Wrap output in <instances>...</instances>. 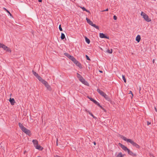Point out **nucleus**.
<instances>
[{"instance_id":"obj_1","label":"nucleus","mask_w":157,"mask_h":157,"mask_svg":"<svg viewBox=\"0 0 157 157\" xmlns=\"http://www.w3.org/2000/svg\"><path fill=\"white\" fill-rule=\"evenodd\" d=\"M141 15L143 17L144 19L147 21L148 22L151 21V19L149 18L148 16L144 13L142 12L141 13Z\"/></svg>"},{"instance_id":"obj_2","label":"nucleus","mask_w":157,"mask_h":157,"mask_svg":"<svg viewBox=\"0 0 157 157\" xmlns=\"http://www.w3.org/2000/svg\"><path fill=\"white\" fill-rule=\"evenodd\" d=\"M77 77L79 79V80L82 83L84 84H86V83H87V82L78 73H77Z\"/></svg>"},{"instance_id":"obj_3","label":"nucleus","mask_w":157,"mask_h":157,"mask_svg":"<svg viewBox=\"0 0 157 157\" xmlns=\"http://www.w3.org/2000/svg\"><path fill=\"white\" fill-rule=\"evenodd\" d=\"M121 137L123 140L126 141L127 142L130 143L132 145L134 143V142L131 139H127L126 137H125L124 136H121Z\"/></svg>"},{"instance_id":"obj_4","label":"nucleus","mask_w":157,"mask_h":157,"mask_svg":"<svg viewBox=\"0 0 157 157\" xmlns=\"http://www.w3.org/2000/svg\"><path fill=\"white\" fill-rule=\"evenodd\" d=\"M23 132H24L26 134L28 135L29 136H30L31 135L30 131L24 127L23 129L21 130Z\"/></svg>"},{"instance_id":"obj_5","label":"nucleus","mask_w":157,"mask_h":157,"mask_svg":"<svg viewBox=\"0 0 157 157\" xmlns=\"http://www.w3.org/2000/svg\"><path fill=\"white\" fill-rule=\"evenodd\" d=\"M42 83L44 84L47 89L50 90H51V87L50 85L48 84V83L45 80H44L42 82Z\"/></svg>"},{"instance_id":"obj_6","label":"nucleus","mask_w":157,"mask_h":157,"mask_svg":"<svg viewBox=\"0 0 157 157\" xmlns=\"http://www.w3.org/2000/svg\"><path fill=\"white\" fill-rule=\"evenodd\" d=\"M118 145L121 147L122 149L123 150L125 151H127L129 149H128L126 146L122 144L121 143H119L118 144Z\"/></svg>"},{"instance_id":"obj_7","label":"nucleus","mask_w":157,"mask_h":157,"mask_svg":"<svg viewBox=\"0 0 157 157\" xmlns=\"http://www.w3.org/2000/svg\"><path fill=\"white\" fill-rule=\"evenodd\" d=\"M97 91L99 94L101 95L103 97V96L105 94V93H104L103 91L99 89H97Z\"/></svg>"},{"instance_id":"obj_8","label":"nucleus","mask_w":157,"mask_h":157,"mask_svg":"<svg viewBox=\"0 0 157 157\" xmlns=\"http://www.w3.org/2000/svg\"><path fill=\"white\" fill-rule=\"evenodd\" d=\"M128 153L130 155L133 156H136L137 155L136 153H134L133 152L130 150L129 149L127 151Z\"/></svg>"},{"instance_id":"obj_9","label":"nucleus","mask_w":157,"mask_h":157,"mask_svg":"<svg viewBox=\"0 0 157 157\" xmlns=\"http://www.w3.org/2000/svg\"><path fill=\"white\" fill-rule=\"evenodd\" d=\"M99 36H100V37L101 38H106V39H109V37H107V36H105L103 33H100Z\"/></svg>"},{"instance_id":"obj_10","label":"nucleus","mask_w":157,"mask_h":157,"mask_svg":"<svg viewBox=\"0 0 157 157\" xmlns=\"http://www.w3.org/2000/svg\"><path fill=\"white\" fill-rule=\"evenodd\" d=\"M9 101L12 105H14L15 103V101L13 98H10L9 99Z\"/></svg>"},{"instance_id":"obj_11","label":"nucleus","mask_w":157,"mask_h":157,"mask_svg":"<svg viewBox=\"0 0 157 157\" xmlns=\"http://www.w3.org/2000/svg\"><path fill=\"white\" fill-rule=\"evenodd\" d=\"M103 97L105 98V99L106 100H107L109 101H111L110 98L109 96H108L106 94L103 96Z\"/></svg>"},{"instance_id":"obj_12","label":"nucleus","mask_w":157,"mask_h":157,"mask_svg":"<svg viewBox=\"0 0 157 157\" xmlns=\"http://www.w3.org/2000/svg\"><path fill=\"white\" fill-rule=\"evenodd\" d=\"M35 147L36 149L41 151L43 149V148L40 145H38V144L36 145H35Z\"/></svg>"},{"instance_id":"obj_13","label":"nucleus","mask_w":157,"mask_h":157,"mask_svg":"<svg viewBox=\"0 0 157 157\" xmlns=\"http://www.w3.org/2000/svg\"><path fill=\"white\" fill-rule=\"evenodd\" d=\"M0 48H2L4 50H5L6 48H7V47L3 44H0Z\"/></svg>"},{"instance_id":"obj_14","label":"nucleus","mask_w":157,"mask_h":157,"mask_svg":"<svg viewBox=\"0 0 157 157\" xmlns=\"http://www.w3.org/2000/svg\"><path fill=\"white\" fill-rule=\"evenodd\" d=\"M75 64L80 68L81 69L82 68V67L81 65V64L78 61H77V62H76V63Z\"/></svg>"},{"instance_id":"obj_15","label":"nucleus","mask_w":157,"mask_h":157,"mask_svg":"<svg viewBox=\"0 0 157 157\" xmlns=\"http://www.w3.org/2000/svg\"><path fill=\"white\" fill-rule=\"evenodd\" d=\"M140 35H138L136 37V40L138 43L140 41Z\"/></svg>"},{"instance_id":"obj_16","label":"nucleus","mask_w":157,"mask_h":157,"mask_svg":"<svg viewBox=\"0 0 157 157\" xmlns=\"http://www.w3.org/2000/svg\"><path fill=\"white\" fill-rule=\"evenodd\" d=\"M86 20L87 21V22L90 25H91L93 23V22L90 20L87 17L86 18Z\"/></svg>"},{"instance_id":"obj_17","label":"nucleus","mask_w":157,"mask_h":157,"mask_svg":"<svg viewBox=\"0 0 157 157\" xmlns=\"http://www.w3.org/2000/svg\"><path fill=\"white\" fill-rule=\"evenodd\" d=\"M32 141L34 147H35V145H36L38 144V141L36 140H33Z\"/></svg>"},{"instance_id":"obj_18","label":"nucleus","mask_w":157,"mask_h":157,"mask_svg":"<svg viewBox=\"0 0 157 157\" xmlns=\"http://www.w3.org/2000/svg\"><path fill=\"white\" fill-rule=\"evenodd\" d=\"M40 81L42 83L44 80L39 75L36 78Z\"/></svg>"},{"instance_id":"obj_19","label":"nucleus","mask_w":157,"mask_h":157,"mask_svg":"<svg viewBox=\"0 0 157 157\" xmlns=\"http://www.w3.org/2000/svg\"><path fill=\"white\" fill-rule=\"evenodd\" d=\"M85 41L88 44H89L90 43V39L86 37H85Z\"/></svg>"},{"instance_id":"obj_20","label":"nucleus","mask_w":157,"mask_h":157,"mask_svg":"<svg viewBox=\"0 0 157 157\" xmlns=\"http://www.w3.org/2000/svg\"><path fill=\"white\" fill-rule=\"evenodd\" d=\"M19 126L21 129V130H22L23 128L25 127L22 125V124L20 123H19L18 124Z\"/></svg>"},{"instance_id":"obj_21","label":"nucleus","mask_w":157,"mask_h":157,"mask_svg":"<svg viewBox=\"0 0 157 157\" xmlns=\"http://www.w3.org/2000/svg\"><path fill=\"white\" fill-rule=\"evenodd\" d=\"M133 146H135V147H136L137 148H140V146L138 145L136 143L134 142L133 144Z\"/></svg>"},{"instance_id":"obj_22","label":"nucleus","mask_w":157,"mask_h":157,"mask_svg":"<svg viewBox=\"0 0 157 157\" xmlns=\"http://www.w3.org/2000/svg\"><path fill=\"white\" fill-rule=\"evenodd\" d=\"M92 26L94 27L96 29H99V28L98 26H97L95 25V24H93V23L91 25Z\"/></svg>"},{"instance_id":"obj_23","label":"nucleus","mask_w":157,"mask_h":157,"mask_svg":"<svg viewBox=\"0 0 157 157\" xmlns=\"http://www.w3.org/2000/svg\"><path fill=\"white\" fill-rule=\"evenodd\" d=\"M3 9L5 11H6L7 12L10 16H12L11 14L10 13L8 10H7L4 7L3 8Z\"/></svg>"},{"instance_id":"obj_24","label":"nucleus","mask_w":157,"mask_h":157,"mask_svg":"<svg viewBox=\"0 0 157 157\" xmlns=\"http://www.w3.org/2000/svg\"><path fill=\"white\" fill-rule=\"evenodd\" d=\"M33 74L35 76V77L37 78V77L39 75L38 74L35 72L34 71H32Z\"/></svg>"},{"instance_id":"obj_25","label":"nucleus","mask_w":157,"mask_h":157,"mask_svg":"<svg viewBox=\"0 0 157 157\" xmlns=\"http://www.w3.org/2000/svg\"><path fill=\"white\" fill-rule=\"evenodd\" d=\"M61 38L62 40H63L65 38V36L64 33H61Z\"/></svg>"},{"instance_id":"obj_26","label":"nucleus","mask_w":157,"mask_h":157,"mask_svg":"<svg viewBox=\"0 0 157 157\" xmlns=\"http://www.w3.org/2000/svg\"><path fill=\"white\" fill-rule=\"evenodd\" d=\"M88 98L90 99V100L93 101L94 103L95 104V103H96L97 102V101L94 99L93 98H90V97H88Z\"/></svg>"},{"instance_id":"obj_27","label":"nucleus","mask_w":157,"mask_h":157,"mask_svg":"<svg viewBox=\"0 0 157 157\" xmlns=\"http://www.w3.org/2000/svg\"><path fill=\"white\" fill-rule=\"evenodd\" d=\"M124 155H122L121 152L119 153L117 155V157H123Z\"/></svg>"},{"instance_id":"obj_28","label":"nucleus","mask_w":157,"mask_h":157,"mask_svg":"<svg viewBox=\"0 0 157 157\" xmlns=\"http://www.w3.org/2000/svg\"><path fill=\"white\" fill-rule=\"evenodd\" d=\"M82 9L83 10V11H86L87 12H89V11L87 10H86L84 7H81Z\"/></svg>"},{"instance_id":"obj_29","label":"nucleus","mask_w":157,"mask_h":157,"mask_svg":"<svg viewBox=\"0 0 157 157\" xmlns=\"http://www.w3.org/2000/svg\"><path fill=\"white\" fill-rule=\"evenodd\" d=\"M6 52H11V50L8 47H7V48H6L5 50Z\"/></svg>"},{"instance_id":"obj_30","label":"nucleus","mask_w":157,"mask_h":157,"mask_svg":"<svg viewBox=\"0 0 157 157\" xmlns=\"http://www.w3.org/2000/svg\"><path fill=\"white\" fill-rule=\"evenodd\" d=\"M122 79L123 80L124 82H126V80L125 78V77L124 75H122Z\"/></svg>"},{"instance_id":"obj_31","label":"nucleus","mask_w":157,"mask_h":157,"mask_svg":"<svg viewBox=\"0 0 157 157\" xmlns=\"http://www.w3.org/2000/svg\"><path fill=\"white\" fill-rule=\"evenodd\" d=\"M75 64L76 62H77V60L74 57L71 60Z\"/></svg>"},{"instance_id":"obj_32","label":"nucleus","mask_w":157,"mask_h":157,"mask_svg":"<svg viewBox=\"0 0 157 157\" xmlns=\"http://www.w3.org/2000/svg\"><path fill=\"white\" fill-rule=\"evenodd\" d=\"M64 55L66 56V57H67V58H68L69 57V56H70V55L68 53H64Z\"/></svg>"},{"instance_id":"obj_33","label":"nucleus","mask_w":157,"mask_h":157,"mask_svg":"<svg viewBox=\"0 0 157 157\" xmlns=\"http://www.w3.org/2000/svg\"><path fill=\"white\" fill-rule=\"evenodd\" d=\"M89 114H90V115L92 116L93 118H94V119H97V118L96 117H95L94 116V115L91 113H89Z\"/></svg>"},{"instance_id":"obj_34","label":"nucleus","mask_w":157,"mask_h":157,"mask_svg":"<svg viewBox=\"0 0 157 157\" xmlns=\"http://www.w3.org/2000/svg\"><path fill=\"white\" fill-rule=\"evenodd\" d=\"M107 52L109 53H112V49L108 50L107 51Z\"/></svg>"},{"instance_id":"obj_35","label":"nucleus","mask_w":157,"mask_h":157,"mask_svg":"<svg viewBox=\"0 0 157 157\" xmlns=\"http://www.w3.org/2000/svg\"><path fill=\"white\" fill-rule=\"evenodd\" d=\"M74 58V57L72 56H71V55H70L69 56V57L68 58H69V59H70L71 60H72V59Z\"/></svg>"},{"instance_id":"obj_36","label":"nucleus","mask_w":157,"mask_h":157,"mask_svg":"<svg viewBox=\"0 0 157 157\" xmlns=\"http://www.w3.org/2000/svg\"><path fill=\"white\" fill-rule=\"evenodd\" d=\"M74 58V57L72 56H71V55H70L69 56V57L68 58H69V59H70L71 60H72V59Z\"/></svg>"},{"instance_id":"obj_37","label":"nucleus","mask_w":157,"mask_h":157,"mask_svg":"<svg viewBox=\"0 0 157 157\" xmlns=\"http://www.w3.org/2000/svg\"><path fill=\"white\" fill-rule=\"evenodd\" d=\"M74 58V57L72 56H71V55H70L69 56V57L68 58H69V59H70L71 60H72V59Z\"/></svg>"},{"instance_id":"obj_38","label":"nucleus","mask_w":157,"mask_h":157,"mask_svg":"<svg viewBox=\"0 0 157 157\" xmlns=\"http://www.w3.org/2000/svg\"><path fill=\"white\" fill-rule=\"evenodd\" d=\"M59 29L60 31H62L63 30L62 28L61 27V25H60L59 26Z\"/></svg>"},{"instance_id":"obj_39","label":"nucleus","mask_w":157,"mask_h":157,"mask_svg":"<svg viewBox=\"0 0 157 157\" xmlns=\"http://www.w3.org/2000/svg\"><path fill=\"white\" fill-rule=\"evenodd\" d=\"M86 59L87 60H90V58H89V56L87 55H86Z\"/></svg>"},{"instance_id":"obj_40","label":"nucleus","mask_w":157,"mask_h":157,"mask_svg":"<svg viewBox=\"0 0 157 157\" xmlns=\"http://www.w3.org/2000/svg\"><path fill=\"white\" fill-rule=\"evenodd\" d=\"M95 104L97 105L98 106H99L100 105V104L97 101V102L96 103H95Z\"/></svg>"},{"instance_id":"obj_41","label":"nucleus","mask_w":157,"mask_h":157,"mask_svg":"<svg viewBox=\"0 0 157 157\" xmlns=\"http://www.w3.org/2000/svg\"><path fill=\"white\" fill-rule=\"evenodd\" d=\"M113 18L114 20H116L117 19V17L116 16L114 15Z\"/></svg>"},{"instance_id":"obj_42","label":"nucleus","mask_w":157,"mask_h":157,"mask_svg":"<svg viewBox=\"0 0 157 157\" xmlns=\"http://www.w3.org/2000/svg\"><path fill=\"white\" fill-rule=\"evenodd\" d=\"M128 94H132V96L131 97L132 98V97H133V94H132V91H130Z\"/></svg>"},{"instance_id":"obj_43","label":"nucleus","mask_w":157,"mask_h":157,"mask_svg":"<svg viewBox=\"0 0 157 157\" xmlns=\"http://www.w3.org/2000/svg\"><path fill=\"white\" fill-rule=\"evenodd\" d=\"M151 124V122L149 121H147V125H149Z\"/></svg>"},{"instance_id":"obj_44","label":"nucleus","mask_w":157,"mask_h":157,"mask_svg":"<svg viewBox=\"0 0 157 157\" xmlns=\"http://www.w3.org/2000/svg\"><path fill=\"white\" fill-rule=\"evenodd\" d=\"M99 107H100L101 109H102L103 110L105 111V109L104 108H103L100 105Z\"/></svg>"},{"instance_id":"obj_45","label":"nucleus","mask_w":157,"mask_h":157,"mask_svg":"<svg viewBox=\"0 0 157 157\" xmlns=\"http://www.w3.org/2000/svg\"><path fill=\"white\" fill-rule=\"evenodd\" d=\"M108 10H108V8H107V9H106V10H103V11H103V12H104V11H108Z\"/></svg>"},{"instance_id":"obj_46","label":"nucleus","mask_w":157,"mask_h":157,"mask_svg":"<svg viewBox=\"0 0 157 157\" xmlns=\"http://www.w3.org/2000/svg\"><path fill=\"white\" fill-rule=\"evenodd\" d=\"M54 157H60V156L58 155H54Z\"/></svg>"},{"instance_id":"obj_47","label":"nucleus","mask_w":157,"mask_h":157,"mask_svg":"<svg viewBox=\"0 0 157 157\" xmlns=\"http://www.w3.org/2000/svg\"><path fill=\"white\" fill-rule=\"evenodd\" d=\"M58 139H57V140H56V145H57V146H58Z\"/></svg>"},{"instance_id":"obj_48","label":"nucleus","mask_w":157,"mask_h":157,"mask_svg":"<svg viewBox=\"0 0 157 157\" xmlns=\"http://www.w3.org/2000/svg\"><path fill=\"white\" fill-rule=\"evenodd\" d=\"M155 110L157 112V109L155 108Z\"/></svg>"},{"instance_id":"obj_49","label":"nucleus","mask_w":157,"mask_h":157,"mask_svg":"<svg viewBox=\"0 0 157 157\" xmlns=\"http://www.w3.org/2000/svg\"><path fill=\"white\" fill-rule=\"evenodd\" d=\"M94 145H96V143L95 142H94Z\"/></svg>"},{"instance_id":"obj_50","label":"nucleus","mask_w":157,"mask_h":157,"mask_svg":"<svg viewBox=\"0 0 157 157\" xmlns=\"http://www.w3.org/2000/svg\"><path fill=\"white\" fill-rule=\"evenodd\" d=\"M39 2H42V0H38Z\"/></svg>"},{"instance_id":"obj_51","label":"nucleus","mask_w":157,"mask_h":157,"mask_svg":"<svg viewBox=\"0 0 157 157\" xmlns=\"http://www.w3.org/2000/svg\"><path fill=\"white\" fill-rule=\"evenodd\" d=\"M154 61H155L154 59H153V63H154Z\"/></svg>"},{"instance_id":"obj_52","label":"nucleus","mask_w":157,"mask_h":157,"mask_svg":"<svg viewBox=\"0 0 157 157\" xmlns=\"http://www.w3.org/2000/svg\"><path fill=\"white\" fill-rule=\"evenodd\" d=\"M100 71V72H101V73H102V71Z\"/></svg>"},{"instance_id":"obj_53","label":"nucleus","mask_w":157,"mask_h":157,"mask_svg":"<svg viewBox=\"0 0 157 157\" xmlns=\"http://www.w3.org/2000/svg\"><path fill=\"white\" fill-rule=\"evenodd\" d=\"M0 44H1V43H0Z\"/></svg>"}]
</instances>
